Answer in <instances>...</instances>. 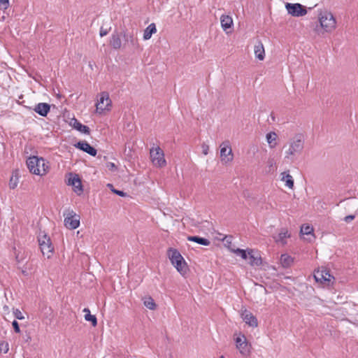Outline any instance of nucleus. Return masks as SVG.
<instances>
[{"instance_id":"f257e3e1","label":"nucleus","mask_w":358,"mask_h":358,"mask_svg":"<svg viewBox=\"0 0 358 358\" xmlns=\"http://www.w3.org/2000/svg\"><path fill=\"white\" fill-rule=\"evenodd\" d=\"M138 31L133 28L127 29L125 27L122 28V37L124 41L123 48H127L132 52L141 50V45L137 38Z\"/></svg>"},{"instance_id":"f03ea898","label":"nucleus","mask_w":358,"mask_h":358,"mask_svg":"<svg viewBox=\"0 0 358 358\" xmlns=\"http://www.w3.org/2000/svg\"><path fill=\"white\" fill-rule=\"evenodd\" d=\"M49 162L43 157L37 156L29 157L27 160V165L29 171L35 175L43 176L49 169Z\"/></svg>"},{"instance_id":"7ed1b4c3","label":"nucleus","mask_w":358,"mask_h":358,"mask_svg":"<svg viewBox=\"0 0 358 358\" xmlns=\"http://www.w3.org/2000/svg\"><path fill=\"white\" fill-rule=\"evenodd\" d=\"M167 255L173 266L182 275H185L188 269L187 264L180 252L173 248L167 250Z\"/></svg>"},{"instance_id":"20e7f679","label":"nucleus","mask_w":358,"mask_h":358,"mask_svg":"<svg viewBox=\"0 0 358 358\" xmlns=\"http://www.w3.org/2000/svg\"><path fill=\"white\" fill-rule=\"evenodd\" d=\"M319 22L320 27L326 32H331L336 28V21L330 12H321L319 15Z\"/></svg>"},{"instance_id":"39448f33","label":"nucleus","mask_w":358,"mask_h":358,"mask_svg":"<svg viewBox=\"0 0 358 358\" xmlns=\"http://www.w3.org/2000/svg\"><path fill=\"white\" fill-rule=\"evenodd\" d=\"M64 224L70 229H76L80 225V215L71 209H66L64 211Z\"/></svg>"},{"instance_id":"423d86ee","label":"nucleus","mask_w":358,"mask_h":358,"mask_svg":"<svg viewBox=\"0 0 358 358\" xmlns=\"http://www.w3.org/2000/svg\"><path fill=\"white\" fill-rule=\"evenodd\" d=\"M304 148V140L301 134L296 135L294 139L290 142L289 148L286 151V157L300 154Z\"/></svg>"},{"instance_id":"0eeeda50","label":"nucleus","mask_w":358,"mask_h":358,"mask_svg":"<svg viewBox=\"0 0 358 358\" xmlns=\"http://www.w3.org/2000/svg\"><path fill=\"white\" fill-rule=\"evenodd\" d=\"M38 241L43 255H46L48 258H50L54 251V247L50 238L46 234H44L38 236Z\"/></svg>"},{"instance_id":"6e6552de","label":"nucleus","mask_w":358,"mask_h":358,"mask_svg":"<svg viewBox=\"0 0 358 358\" xmlns=\"http://www.w3.org/2000/svg\"><path fill=\"white\" fill-rule=\"evenodd\" d=\"M150 155L152 162L155 166L162 167L166 165V162L164 159V153L159 146L151 148Z\"/></svg>"},{"instance_id":"1a4fd4ad","label":"nucleus","mask_w":358,"mask_h":358,"mask_svg":"<svg viewBox=\"0 0 358 358\" xmlns=\"http://www.w3.org/2000/svg\"><path fill=\"white\" fill-rule=\"evenodd\" d=\"M285 8L288 14L293 17H302L307 13L306 7L299 3H286Z\"/></svg>"},{"instance_id":"9d476101","label":"nucleus","mask_w":358,"mask_h":358,"mask_svg":"<svg viewBox=\"0 0 358 358\" xmlns=\"http://www.w3.org/2000/svg\"><path fill=\"white\" fill-rule=\"evenodd\" d=\"M220 157L222 158V161L225 164L233 160V153L231 150V148L230 145V143L229 141H224L220 145Z\"/></svg>"},{"instance_id":"9b49d317","label":"nucleus","mask_w":358,"mask_h":358,"mask_svg":"<svg viewBox=\"0 0 358 358\" xmlns=\"http://www.w3.org/2000/svg\"><path fill=\"white\" fill-rule=\"evenodd\" d=\"M111 105V100L109 97V94L106 92H103L100 94L99 100L96 103V110L99 113L103 112L105 110H109V107Z\"/></svg>"},{"instance_id":"f8f14e48","label":"nucleus","mask_w":358,"mask_h":358,"mask_svg":"<svg viewBox=\"0 0 358 358\" xmlns=\"http://www.w3.org/2000/svg\"><path fill=\"white\" fill-rule=\"evenodd\" d=\"M236 348L243 355H248L250 352V345L248 343L244 335L236 338Z\"/></svg>"},{"instance_id":"ddd939ff","label":"nucleus","mask_w":358,"mask_h":358,"mask_svg":"<svg viewBox=\"0 0 358 358\" xmlns=\"http://www.w3.org/2000/svg\"><path fill=\"white\" fill-rule=\"evenodd\" d=\"M248 264L252 266H259L262 264V259L258 250H248Z\"/></svg>"},{"instance_id":"4468645a","label":"nucleus","mask_w":358,"mask_h":358,"mask_svg":"<svg viewBox=\"0 0 358 358\" xmlns=\"http://www.w3.org/2000/svg\"><path fill=\"white\" fill-rule=\"evenodd\" d=\"M74 146L76 148L85 152L92 157H95L96 155L97 150L94 147L90 145V144L87 141H78L74 144Z\"/></svg>"},{"instance_id":"2eb2a0df","label":"nucleus","mask_w":358,"mask_h":358,"mask_svg":"<svg viewBox=\"0 0 358 358\" xmlns=\"http://www.w3.org/2000/svg\"><path fill=\"white\" fill-rule=\"evenodd\" d=\"M121 38H122V30L120 32L115 31L112 34L110 39V45L113 49L120 50L123 48Z\"/></svg>"},{"instance_id":"dca6fc26","label":"nucleus","mask_w":358,"mask_h":358,"mask_svg":"<svg viewBox=\"0 0 358 358\" xmlns=\"http://www.w3.org/2000/svg\"><path fill=\"white\" fill-rule=\"evenodd\" d=\"M241 317L244 322L250 327H257L258 325L257 319L248 310H244L241 313Z\"/></svg>"},{"instance_id":"f3484780","label":"nucleus","mask_w":358,"mask_h":358,"mask_svg":"<svg viewBox=\"0 0 358 358\" xmlns=\"http://www.w3.org/2000/svg\"><path fill=\"white\" fill-rule=\"evenodd\" d=\"M221 26L226 33L229 34L231 31H228V29H231L234 24L233 20L231 16L222 15L220 17Z\"/></svg>"},{"instance_id":"a211bd4d","label":"nucleus","mask_w":358,"mask_h":358,"mask_svg":"<svg viewBox=\"0 0 358 358\" xmlns=\"http://www.w3.org/2000/svg\"><path fill=\"white\" fill-rule=\"evenodd\" d=\"M34 110L43 117H46L50 110V106L47 103H39L36 104Z\"/></svg>"},{"instance_id":"6ab92c4d","label":"nucleus","mask_w":358,"mask_h":358,"mask_svg":"<svg viewBox=\"0 0 358 358\" xmlns=\"http://www.w3.org/2000/svg\"><path fill=\"white\" fill-rule=\"evenodd\" d=\"M70 124L76 130L78 131L83 133L85 134H90V128L81 124L77 119L72 118L70 122Z\"/></svg>"},{"instance_id":"aec40b11","label":"nucleus","mask_w":358,"mask_h":358,"mask_svg":"<svg viewBox=\"0 0 358 358\" xmlns=\"http://www.w3.org/2000/svg\"><path fill=\"white\" fill-rule=\"evenodd\" d=\"M69 185L73 187L74 191L78 194H80L83 192V185L79 177L76 175L73 178L69 179Z\"/></svg>"},{"instance_id":"412c9836","label":"nucleus","mask_w":358,"mask_h":358,"mask_svg":"<svg viewBox=\"0 0 358 358\" xmlns=\"http://www.w3.org/2000/svg\"><path fill=\"white\" fill-rule=\"evenodd\" d=\"M187 239L189 241L195 242L204 246H208L210 244V241L208 238L199 236H188Z\"/></svg>"},{"instance_id":"4be33fe9","label":"nucleus","mask_w":358,"mask_h":358,"mask_svg":"<svg viewBox=\"0 0 358 358\" xmlns=\"http://www.w3.org/2000/svg\"><path fill=\"white\" fill-rule=\"evenodd\" d=\"M294 263V258L288 254H282L280 256V264L285 268H289Z\"/></svg>"},{"instance_id":"5701e85b","label":"nucleus","mask_w":358,"mask_h":358,"mask_svg":"<svg viewBox=\"0 0 358 358\" xmlns=\"http://www.w3.org/2000/svg\"><path fill=\"white\" fill-rule=\"evenodd\" d=\"M255 54L256 57L259 60H263L265 57L264 48L262 43L259 41L255 46Z\"/></svg>"},{"instance_id":"b1692460","label":"nucleus","mask_w":358,"mask_h":358,"mask_svg":"<svg viewBox=\"0 0 358 358\" xmlns=\"http://www.w3.org/2000/svg\"><path fill=\"white\" fill-rule=\"evenodd\" d=\"M157 32V28L155 23L149 24L144 30L143 39L148 40L151 38L152 35Z\"/></svg>"},{"instance_id":"393cba45","label":"nucleus","mask_w":358,"mask_h":358,"mask_svg":"<svg viewBox=\"0 0 358 358\" xmlns=\"http://www.w3.org/2000/svg\"><path fill=\"white\" fill-rule=\"evenodd\" d=\"M266 141L271 148H274L276 146L277 134L274 131H271L266 134Z\"/></svg>"},{"instance_id":"a878e982","label":"nucleus","mask_w":358,"mask_h":358,"mask_svg":"<svg viewBox=\"0 0 358 358\" xmlns=\"http://www.w3.org/2000/svg\"><path fill=\"white\" fill-rule=\"evenodd\" d=\"M282 180L285 182V185L292 189L294 187V180L292 176L286 172L282 173Z\"/></svg>"},{"instance_id":"bb28decb","label":"nucleus","mask_w":358,"mask_h":358,"mask_svg":"<svg viewBox=\"0 0 358 358\" xmlns=\"http://www.w3.org/2000/svg\"><path fill=\"white\" fill-rule=\"evenodd\" d=\"M144 306L150 310H155L157 305L151 296L145 297L143 299Z\"/></svg>"},{"instance_id":"cd10ccee","label":"nucleus","mask_w":358,"mask_h":358,"mask_svg":"<svg viewBox=\"0 0 358 358\" xmlns=\"http://www.w3.org/2000/svg\"><path fill=\"white\" fill-rule=\"evenodd\" d=\"M230 250L236 255L240 256L243 259L246 260L248 257V250L250 249L243 250L240 248L234 249L230 248Z\"/></svg>"},{"instance_id":"c85d7f7f","label":"nucleus","mask_w":358,"mask_h":358,"mask_svg":"<svg viewBox=\"0 0 358 358\" xmlns=\"http://www.w3.org/2000/svg\"><path fill=\"white\" fill-rule=\"evenodd\" d=\"M300 232L301 234H313V227L311 225L309 224H303L301 227Z\"/></svg>"},{"instance_id":"c756f323","label":"nucleus","mask_w":358,"mask_h":358,"mask_svg":"<svg viewBox=\"0 0 358 358\" xmlns=\"http://www.w3.org/2000/svg\"><path fill=\"white\" fill-rule=\"evenodd\" d=\"M84 317L86 321L91 322L92 327H96L97 325V319L94 315L86 313Z\"/></svg>"},{"instance_id":"7c9ffc66","label":"nucleus","mask_w":358,"mask_h":358,"mask_svg":"<svg viewBox=\"0 0 358 358\" xmlns=\"http://www.w3.org/2000/svg\"><path fill=\"white\" fill-rule=\"evenodd\" d=\"M290 234L288 233L287 230L282 229L281 231L278 234V238L276 239V241L284 243V239L289 238Z\"/></svg>"},{"instance_id":"2f4dec72","label":"nucleus","mask_w":358,"mask_h":358,"mask_svg":"<svg viewBox=\"0 0 358 358\" xmlns=\"http://www.w3.org/2000/svg\"><path fill=\"white\" fill-rule=\"evenodd\" d=\"M17 183H18L17 174L16 173H13L12 176L10 178V180H9L10 188H11V189L15 188L17 185Z\"/></svg>"},{"instance_id":"473e14b6","label":"nucleus","mask_w":358,"mask_h":358,"mask_svg":"<svg viewBox=\"0 0 358 358\" xmlns=\"http://www.w3.org/2000/svg\"><path fill=\"white\" fill-rule=\"evenodd\" d=\"M324 269L322 271L317 270L314 273V278L316 282H323Z\"/></svg>"},{"instance_id":"72a5a7b5","label":"nucleus","mask_w":358,"mask_h":358,"mask_svg":"<svg viewBox=\"0 0 358 358\" xmlns=\"http://www.w3.org/2000/svg\"><path fill=\"white\" fill-rule=\"evenodd\" d=\"M268 166V172L273 171L276 169L275 161L273 158H269L267 162Z\"/></svg>"},{"instance_id":"f704fd0d","label":"nucleus","mask_w":358,"mask_h":358,"mask_svg":"<svg viewBox=\"0 0 358 358\" xmlns=\"http://www.w3.org/2000/svg\"><path fill=\"white\" fill-rule=\"evenodd\" d=\"M107 186L110 188V189L114 192L115 194L120 196H125L127 195V193L122 190H117L115 189L112 184L108 183Z\"/></svg>"},{"instance_id":"c9c22d12","label":"nucleus","mask_w":358,"mask_h":358,"mask_svg":"<svg viewBox=\"0 0 358 358\" xmlns=\"http://www.w3.org/2000/svg\"><path fill=\"white\" fill-rule=\"evenodd\" d=\"M324 278H323V282H330L331 280H334V277L330 274L329 271L327 269H324Z\"/></svg>"},{"instance_id":"e433bc0d","label":"nucleus","mask_w":358,"mask_h":358,"mask_svg":"<svg viewBox=\"0 0 358 358\" xmlns=\"http://www.w3.org/2000/svg\"><path fill=\"white\" fill-rule=\"evenodd\" d=\"M9 350V345L7 342L0 343V352L4 354L7 353Z\"/></svg>"},{"instance_id":"4c0bfd02","label":"nucleus","mask_w":358,"mask_h":358,"mask_svg":"<svg viewBox=\"0 0 358 358\" xmlns=\"http://www.w3.org/2000/svg\"><path fill=\"white\" fill-rule=\"evenodd\" d=\"M13 315L17 320H22L24 319L22 312L17 308L13 310Z\"/></svg>"},{"instance_id":"58836bf2","label":"nucleus","mask_w":358,"mask_h":358,"mask_svg":"<svg viewBox=\"0 0 358 358\" xmlns=\"http://www.w3.org/2000/svg\"><path fill=\"white\" fill-rule=\"evenodd\" d=\"M9 7V0H0V9L6 10Z\"/></svg>"},{"instance_id":"ea45409f","label":"nucleus","mask_w":358,"mask_h":358,"mask_svg":"<svg viewBox=\"0 0 358 358\" xmlns=\"http://www.w3.org/2000/svg\"><path fill=\"white\" fill-rule=\"evenodd\" d=\"M12 326L15 333H20V325L17 320H13Z\"/></svg>"},{"instance_id":"a19ab883","label":"nucleus","mask_w":358,"mask_h":358,"mask_svg":"<svg viewBox=\"0 0 358 358\" xmlns=\"http://www.w3.org/2000/svg\"><path fill=\"white\" fill-rule=\"evenodd\" d=\"M201 148H202V153L204 155H207L208 153V150H209V146L207 144H206L205 143H203L201 145Z\"/></svg>"},{"instance_id":"79ce46f5","label":"nucleus","mask_w":358,"mask_h":358,"mask_svg":"<svg viewBox=\"0 0 358 358\" xmlns=\"http://www.w3.org/2000/svg\"><path fill=\"white\" fill-rule=\"evenodd\" d=\"M106 166L107 168H108L110 170L113 171V170H115V169H117V167L115 165L114 163L113 162H108L106 164Z\"/></svg>"},{"instance_id":"37998d69","label":"nucleus","mask_w":358,"mask_h":358,"mask_svg":"<svg viewBox=\"0 0 358 358\" xmlns=\"http://www.w3.org/2000/svg\"><path fill=\"white\" fill-rule=\"evenodd\" d=\"M355 216L353 215H347L344 217V220L346 222H350L351 221H352L354 219H355Z\"/></svg>"},{"instance_id":"c03bdc74","label":"nucleus","mask_w":358,"mask_h":358,"mask_svg":"<svg viewBox=\"0 0 358 358\" xmlns=\"http://www.w3.org/2000/svg\"><path fill=\"white\" fill-rule=\"evenodd\" d=\"M15 260L17 263H20L23 260V256H20V252H15Z\"/></svg>"},{"instance_id":"a18cd8bd","label":"nucleus","mask_w":358,"mask_h":358,"mask_svg":"<svg viewBox=\"0 0 358 358\" xmlns=\"http://www.w3.org/2000/svg\"><path fill=\"white\" fill-rule=\"evenodd\" d=\"M108 30H107V29H103L102 27L101 28V29H100V33H99L100 36L103 37V36H104L107 35V34H108Z\"/></svg>"},{"instance_id":"49530a36","label":"nucleus","mask_w":358,"mask_h":358,"mask_svg":"<svg viewBox=\"0 0 358 358\" xmlns=\"http://www.w3.org/2000/svg\"><path fill=\"white\" fill-rule=\"evenodd\" d=\"M24 340H25V342H27V343H29V342L31 341V336L29 335V334H27L26 335V337L24 338Z\"/></svg>"},{"instance_id":"de8ad7c7","label":"nucleus","mask_w":358,"mask_h":358,"mask_svg":"<svg viewBox=\"0 0 358 358\" xmlns=\"http://www.w3.org/2000/svg\"><path fill=\"white\" fill-rule=\"evenodd\" d=\"M83 312L85 313V314L90 313V311L89 308H84Z\"/></svg>"},{"instance_id":"09e8293b","label":"nucleus","mask_w":358,"mask_h":358,"mask_svg":"<svg viewBox=\"0 0 358 358\" xmlns=\"http://www.w3.org/2000/svg\"><path fill=\"white\" fill-rule=\"evenodd\" d=\"M22 273L24 275H27V272L26 271L22 270Z\"/></svg>"},{"instance_id":"8fccbe9b","label":"nucleus","mask_w":358,"mask_h":358,"mask_svg":"<svg viewBox=\"0 0 358 358\" xmlns=\"http://www.w3.org/2000/svg\"><path fill=\"white\" fill-rule=\"evenodd\" d=\"M346 199H347L346 198H345V199H341L340 200V201H341V202H343V201H345Z\"/></svg>"},{"instance_id":"3c124183","label":"nucleus","mask_w":358,"mask_h":358,"mask_svg":"<svg viewBox=\"0 0 358 358\" xmlns=\"http://www.w3.org/2000/svg\"><path fill=\"white\" fill-rule=\"evenodd\" d=\"M271 118L274 120L275 117L271 115Z\"/></svg>"},{"instance_id":"603ef678","label":"nucleus","mask_w":358,"mask_h":358,"mask_svg":"<svg viewBox=\"0 0 358 358\" xmlns=\"http://www.w3.org/2000/svg\"><path fill=\"white\" fill-rule=\"evenodd\" d=\"M220 358H224V355H221Z\"/></svg>"}]
</instances>
